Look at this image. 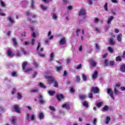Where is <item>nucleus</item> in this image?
<instances>
[{"mask_svg":"<svg viewBox=\"0 0 125 125\" xmlns=\"http://www.w3.org/2000/svg\"><path fill=\"white\" fill-rule=\"evenodd\" d=\"M45 79L47 80L49 83H54V87H58V83L55 80V78L53 76H45Z\"/></svg>","mask_w":125,"mask_h":125,"instance_id":"1","label":"nucleus"},{"mask_svg":"<svg viewBox=\"0 0 125 125\" xmlns=\"http://www.w3.org/2000/svg\"><path fill=\"white\" fill-rule=\"evenodd\" d=\"M42 51H43V48L42 47H38L37 49V52L38 53L40 57H45V54L42 53Z\"/></svg>","mask_w":125,"mask_h":125,"instance_id":"2","label":"nucleus"},{"mask_svg":"<svg viewBox=\"0 0 125 125\" xmlns=\"http://www.w3.org/2000/svg\"><path fill=\"white\" fill-rule=\"evenodd\" d=\"M86 14V12L85 11V9L84 8L82 7L80 9L79 12V16H84Z\"/></svg>","mask_w":125,"mask_h":125,"instance_id":"3","label":"nucleus"},{"mask_svg":"<svg viewBox=\"0 0 125 125\" xmlns=\"http://www.w3.org/2000/svg\"><path fill=\"white\" fill-rule=\"evenodd\" d=\"M107 92L108 94H109V96L112 98V99H115V98L113 96L114 93H113V90L111 89L108 88L107 89Z\"/></svg>","mask_w":125,"mask_h":125,"instance_id":"4","label":"nucleus"},{"mask_svg":"<svg viewBox=\"0 0 125 125\" xmlns=\"http://www.w3.org/2000/svg\"><path fill=\"white\" fill-rule=\"evenodd\" d=\"M91 91V92H94V93H98L99 92V89L97 87H92Z\"/></svg>","mask_w":125,"mask_h":125,"instance_id":"5","label":"nucleus"},{"mask_svg":"<svg viewBox=\"0 0 125 125\" xmlns=\"http://www.w3.org/2000/svg\"><path fill=\"white\" fill-rule=\"evenodd\" d=\"M59 43L60 45H64V44H66V38H65V37L62 38Z\"/></svg>","mask_w":125,"mask_h":125,"instance_id":"6","label":"nucleus"},{"mask_svg":"<svg viewBox=\"0 0 125 125\" xmlns=\"http://www.w3.org/2000/svg\"><path fill=\"white\" fill-rule=\"evenodd\" d=\"M123 39V34L122 33L119 34L117 37V41L119 42H122V40Z\"/></svg>","mask_w":125,"mask_h":125,"instance_id":"7","label":"nucleus"},{"mask_svg":"<svg viewBox=\"0 0 125 125\" xmlns=\"http://www.w3.org/2000/svg\"><path fill=\"white\" fill-rule=\"evenodd\" d=\"M7 20L11 24L14 23V19L11 17V16H9L8 18H7Z\"/></svg>","mask_w":125,"mask_h":125,"instance_id":"8","label":"nucleus"},{"mask_svg":"<svg viewBox=\"0 0 125 125\" xmlns=\"http://www.w3.org/2000/svg\"><path fill=\"white\" fill-rule=\"evenodd\" d=\"M113 19H114V17L113 16L108 17V20L107 21V25H110V24H111L112 21H113Z\"/></svg>","mask_w":125,"mask_h":125,"instance_id":"9","label":"nucleus"},{"mask_svg":"<svg viewBox=\"0 0 125 125\" xmlns=\"http://www.w3.org/2000/svg\"><path fill=\"white\" fill-rule=\"evenodd\" d=\"M7 55L9 57H13V56H14V54H13V53L12 52V51H11V50L10 49H8L7 50Z\"/></svg>","mask_w":125,"mask_h":125,"instance_id":"10","label":"nucleus"},{"mask_svg":"<svg viewBox=\"0 0 125 125\" xmlns=\"http://www.w3.org/2000/svg\"><path fill=\"white\" fill-rule=\"evenodd\" d=\"M39 98L40 102L41 104H44V103H45V101L43 100V98L42 97V95H40L39 96Z\"/></svg>","mask_w":125,"mask_h":125,"instance_id":"11","label":"nucleus"},{"mask_svg":"<svg viewBox=\"0 0 125 125\" xmlns=\"http://www.w3.org/2000/svg\"><path fill=\"white\" fill-rule=\"evenodd\" d=\"M98 76V72L97 71H95L92 75L93 80H96Z\"/></svg>","mask_w":125,"mask_h":125,"instance_id":"12","label":"nucleus"},{"mask_svg":"<svg viewBox=\"0 0 125 125\" xmlns=\"http://www.w3.org/2000/svg\"><path fill=\"white\" fill-rule=\"evenodd\" d=\"M89 62L91 65V66H93V67H95V66H96V62L94 61L93 59H91L89 60Z\"/></svg>","mask_w":125,"mask_h":125,"instance_id":"13","label":"nucleus"},{"mask_svg":"<svg viewBox=\"0 0 125 125\" xmlns=\"http://www.w3.org/2000/svg\"><path fill=\"white\" fill-rule=\"evenodd\" d=\"M109 43L111 45H115V44H116V42H115V40L113 38H110L109 39Z\"/></svg>","mask_w":125,"mask_h":125,"instance_id":"14","label":"nucleus"},{"mask_svg":"<svg viewBox=\"0 0 125 125\" xmlns=\"http://www.w3.org/2000/svg\"><path fill=\"white\" fill-rule=\"evenodd\" d=\"M57 99H58L59 101H60L62 100V99L64 98V97H63V95L61 94H59L57 95Z\"/></svg>","mask_w":125,"mask_h":125,"instance_id":"15","label":"nucleus"},{"mask_svg":"<svg viewBox=\"0 0 125 125\" xmlns=\"http://www.w3.org/2000/svg\"><path fill=\"white\" fill-rule=\"evenodd\" d=\"M120 71L122 72V73H125V64L121 65Z\"/></svg>","mask_w":125,"mask_h":125,"instance_id":"16","label":"nucleus"},{"mask_svg":"<svg viewBox=\"0 0 125 125\" xmlns=\"http://www.w3.org/2000/svg\"><path fill=\"white\" fill-rule=\"evenodd\" d=\"M110 121H111V118L109 116H107L104 120L106 125H108L110 123Z\"/></svg>","mask_w":125,"mask_h":125,"instance_id":"17","label":"nucleus"},{"mask_svg":"<svg viewBox=\"0 0 125 125\" xmlns=\"http://www.w3.org/2000/svg\"><path fill=\"white\" fill-rule=\"evenodd\" d=\"M53 39V36H51L49 37L48 39H46L44 41V43L45 44H47L49 42V40H52Z\"/></svg>","mask_w":125,"mask_h":125,"instance_id":"18","label":"nucleus"},{"mask_svg":"<svg viewBox=\"0 0 125 125\" xmlns=\"http://www.w3.org/2000/svg\"><path fill=\"white\" fill-rule=\"evenodd\" d=\"M14 109L17 113H20V108L18 105H14Z\"/></svg>","mask_w":125,"mask_h":125,"instance_id":"19","label":"nucleus"},{"mask_svg":"<svg viewBox=\"0 0 125 125\" xmlns=\"http://www.w3.org/2000/svg\"><path fill=\"white\" fill-rule=\"evenodd\" d=\"M79 98L80 100H84L86 98V95H79Z\"/></svg>","mask_w":125,"mask_h":125,"instance_id":"20","label":"nucleus"},{"mask_svg":"<svg viewBox=\"0 0 125 125\" xmlns=\"http://www.w3.org/2000/svg\"><path fill=\"white\" fill-rule=\"evenodd\" d=\"M12 41L14 46H17V40L16 38H13Z\"/></svg>","mask_w":125,"mask_h":125,"instance_id":"21","label":"nucleus"},{"mask_svg":"<svg viewBox=\"0 0 125 125\" xmlns=\"http://www.w3.org/2000/svg\"><path fill=\"white\" fill-rule=\"evenodd\" d=\"M51 16H52V19H54V20H56V19H57L58 18L57 14L55 13H52Z\"/></svg>","mask_w":125,"mask_h":125,"instance_id":"22","label":"nucleus"},{"mask_svg":"<svg viewBox=\"0 0 125 125\" xmlns=\"http://www.w3.org/2000/svg\"><path fill=\"white\" fill-rule=\"evenodd\" d=\"M31 7L32 9H35V0H31Z\"/></svg>","mask_w":125,"mask_h":125,"instance_id":"23","label":"nucleus"},{"mask_svg":"<svg viewBox=\"0 0 125 125\" xmlns=\"http://www.w3.org/2000/svg\"><path fill=\"white\" fill-rule=\"evenodd\" d=\"M55 55H54V53H52L50 55V59L51 61H53L54 60V57Z\"/></svg>","mask_w":125,"mask_h":125,"instance_id":"24","label":"nucleus"},{"mask_svg":"<svg viewBox=\"0 0 125 125\" xmlns=\"http://www.w3.org/2000/svg\"><path fill=\"white\" fill-rule=\"evenodd\" d=\"M94 31L95 32H96V33H101V28H99L98 27H95Z\"/></svg>","mask_w":125,"mask_h":125,"instance_id":"25","label":"nucleus"},{"mask_svg":"<svg viewBox=\"0 0 125 125\" xmlns=\"http://www.w3.org/2000/svg\"><path fill=\"white\" fill-rule=\"evenodd\" d=\"M41 7L42 10H46V9H47V8H48L47 6L43 4L41 5Z\"/></svg>","mask_w":125,"mask_h":125,"instance_id":"26","label":"nucleus"},{"mask_svg":"<svg viewBox=\"0 0 125 125\" xmlns=\"http://www.w3.org/2000/svg\"><path fill=\"white\" fill-rule=\"evenodd\" d=\"M62 108H65V109H70V105L67 104L62 105Z\"/></svg>","mask_w":125,"mask_h":125,"instance_id":"27","label":"nucleus"},{"mask_svg":"<svg viewBox=\"0 0 125 125\" xmlns=\"http://www.w3.org/2000/svg\"><path fill=\"white\" fill-rule=\"evenodd\" d=\"M83 106H84V107H85L86 108H88V103H87L86 101L84 102L83 103Z\"/></svg>","mask_w":125,"mask_h":125,"instance_id":"28","label":"nucleus"},{"mask_svg":"<svg viewBox=\"0 0 125 125\" xmlns=\"http://www.w3.org/2000/svg\"><path fill=\"white\" fill-rule=\"evenodd\" d=\"M119 86H120V84H116V86L114 88V92L116 94L118 93V91H117V89Z\"/></svg>","mask_w":125,"mask_h":125,"instance_id":"29","label":"nucleus"},{"mask_svg":"<svg viewBox=\"0 0 125 125\" xmlns=\"http://www.w3.org/2000/svg\"><path fill=\"white\" fill-rule=\"evenodd\" d=\"M43 113H42V112H40L39 113V119L40 120H42V119H43Z\"/></svg>","mask_w":125,"mask_h":125,"instance_id":"30","label":"nucleus"},{"mask_svg":"<svg viewBox=\"0 0 125 125\" xmlns=\"http://www.w3.org/2000/svg\"><path fill=\"white\" fill-rule=\"evenodd\" d=\"M104 10H105V11H108V3L107 2L105 3V4L104 5Z\"/></svg>","mask_w":125,"mask_h":125,"instance_id":"31","label":"nucleus"},{"mask_svg":"<svg viewBox=\"0 0 125 125\" xmlns=\"http://www.w3.org/2000/svg\"><path fill=\"white\" fill-rule=\"evenodd\" d=\"M54 93H55V91H48V94L49 95H50V96H53V95H54Z\"/></svg>","mask_w":125,"mask_h":125,"instance_id":"32","label":"nucleus"},{"mask_svg":"<svg viewBox=\"0 0 125 125\" xmlns=\"http://www.w3.org/2000/svg\"><path fill=\"white\" fill-rule=\"evenodd\" d=\"M27 64H28V62H23V63H22L23 70H24V69H25V68H26V66H27Z\"/></svg>","mask_w":125,"mask_h":125,"instance_id":"33","label":"nucleus"},{"mask_svg":"<svg viewBox=\"0 0 125 125\" xmlns=\"http://www.w3.org/2000/svg\"><path fill=\"white\" fill-rule=\"evenodd\" d=\"M109 110V107L107 106H105L103 109L102 111L103 112H105V111H108Z\"/></svg>","mask_w":125,"mask_h":125,"instance_id":"34","label":"nucleus"},{"mask_svg":"<svg viewBox=\"0 0 125 125\" xmlns=\"http://www.w3.org/2000/svg\"><path fill=\"white\" fill-rule=\"evenodd\" d=\"M16 121V118L14 117L11 120V123L13 124V125H15Z\"/></svg>","mask_w":125,"mask_h":125,"instance_id":"35","label":"nucleus"},{"mask_svg":"<svg viewBox=\"0 0 125 125\" xmlns=\"http://www.w3.org/2000/svg\"><path fill=\"white\" fill-rule=\"evenodd\" d=\"M82 78L83 79V80L84 82H85V81H86V79H87L86 76L83 73H82Z\"/></svg>","mask_w":125,"mask_h":125,"instance_id":"36","label":"nucleus"},{"mask_svg":"<svg viewBox=\"0 0 125 125\" xmlns=\"http://www.w3.org/2000/svg\"><path fill=\"white\" fill-rule=\"evenodd\" d=\"M103 104V103L102 102H100L96 104V105L97 107H101L102 105Z\"/></svg>","mask_w":125,"mask_h":125,"instance_id":"37","label":"nucleus"},{"mask_svg":"<svg viewBox=\"0 0 125 125\" xmlns=\"http://www.w3.org/2000/svg\"><path fill=\"white\" fill-rule=\"evenodd\" d=\"M31 120L32 121H35V120H36V115L32 114L31 116Z\"/></svg>","mask_w":125,"mask_h":125,"instance_id":"38","label":"nucleus"},{"mask_svg":"<svg viewBox=\"0 0 125 125\" xmlns=\"http://www.w3.org/2000/svg\"><path fill=\"white\" fill-rule=\"evenodd\" d=\"M56 70L58 72H60V71H61L62 70V66H57L56 67Z\"/></svg>","mask_w":125,"mask_h":125,"instance_id":"39","label":"nucleus"},{"mask_svg":"<svg viewBox=\"0 0 125 125\" xmlns=\"http://www.w3.org/2000/svg\"><path fill=\"white\" fill-rule=\"evenodd\" d=\"M39 85L41 86V87H42V88H46V86H45V85H43V84L42 83H39Z\"/></svg>","mask_w":125,"mask_h":125,"instance_id":"40","label":"nucleus"},{"mask_svg":"<svg viewBox=\"0 0 125 125\" xmlns=\"http://www.w3.org/2000/svg\"><path fill=\"white\" fill-rule=\"evenodd\" d=\"M108 50L111 53H113L114 52V49H113V48L112 47H108Z\"/></svg>","mask_w":125,"mask_h":125,"instance_id":"41","label":"nucleus"},{"mask_svg":"<svg viewBox=\"0 0 125 125\" xmlns=\"http://www.w3.org/2000/svg\"><path fill=\"white\" fill-rule=\"evenodd\" d=\"M116 61H122V57L118 56L116 58Z\"/></svg>","mask_w":125,"mask_h":125,"instance_id":"42","label":"nucleus"},{"mask_svg":"<svg viewBox=\"0 0 125 125\" xmlns=\"http://www.w3.org/2000/svg\"><path fill=\"white\" fill-rule=\"evenodd\" d=\"M35 39L34 38H32L31 39V44L32 45H34V44H35Z\"/></svg>","mask_w":125,"mask_h":125,"instance_id":"43","label":"nucleus"},{"mask_svg":"<svg viewBox=\"0 0 125 125\" xmlns=\"http://www.w3.org/2000/svg\"><path fill=\"white\" fill-rule=\"evenodd\" d=\"M17 97L18 99H21L22 98V95H21V93H18Z\"/></svg>","mask_w":125,"mask_h":125,"instance_id":"44","label":"nucleus"},{"mask_svg":"<svg viewBox=\"0 0 125 125\" xmlns=\"http://www.w3.org/2000/svg\"><path fill=\"white\" fill-rule=\"evenodd\" d=\"M12 77H17V72H12L11 73Z\"/></svg>","mask_w":125,"mask_h":125,"instance_id":"45","label":"nucleus"},{"mask_svg":"<svg viewBox=\"0 0 125 125\" xmlns=\"http://www.w3.org/2000/svg\"><path fill=\"white\" fill-rule=\"evenodd\" d=\"M81 81V77L80 76H76V82H78V83L80 82Z\"/></svg>","mask_w":125,"mask_h":125,"instance_id":"46","label":"nucleus"},{"mask_svg":"<svg viewBox=\"0 0 125 125\" xmlns=\"http://www.w3.org/2000/svg\"><path fill=\"white\" fill-rule=\"evenodd\" d=\"M33 64H34L35 68H38L39 67V64H38V63H37L36 62H33Z\"/></svg>","mask_w":125,"mask_h":125,"instance_id":"47","label":"nucleus"},{"mask_svg":"<svg viewBox=\"0 0 125 125\" xmlns=\"http://www.w3.org/2000/svg\"><path fill=\"white\" fill-rule=\"evenodd\" d=\"M32 71V68H28L26 70H25V73H29V72Z\"/></svg>","mask_w":125,"mask_h":125,"instance_id":"48","label":"nucleus"},{"mask_svg":"<svg viewBox=\"0 0 125 125\" xmlns=\"http://www.w3.org/2000/svg\"><path fill=\"white\" fill-rule=\"evenodd\" d=\"M114 31L116 34H118V33H120V30L118 28L114 29Z\"/></svg>","mask_w":125,"mask_h":125,"instance_id":"49","label":"nucleus"},{"mask_svg":"<svg viewBox=\"0 0 125 125\" xmlns=\"http://www.w3.org/2000/svg\"><path fill=\"white\" fill-rule=\"evenodd\" d=\"M88 3L89 4H90V5H91V4H93V1L92 0H88Z\"/></svg>","mask_w":125,"mask_h":125,"instance_id":"50","label":"nucleus"},{"mask_svg":"<svg viewBox=\"0 0 125 125\" xmlns=\"http://www.w3.org/2000/svg\"><path fill=\"white\" fill-rule=\"evenodd\" d=\"M1 5L2 7H5L6 6L5 3H4L2 1H1Z\"/></svg>","mask_w":125,"mask_h":125,"instance_id":"51","label":"nucleus"},{"mask_svg":"<svg viewBox=\"0 0 125 125\" xmlns=\"http://www.w3.org/2000/svg\"><path fill=\"white\" fill-rule=\"evenodd\" d=\"M50 110H51V111H53V112H55V108H54V107L53 106H50Z\"/></svg>","mask_w":125,"mask_h":125,"instance_id":"52","label":"nucleus"},{"mask_svg":"<svg viewBox=\"0 0 125 125\" xmlns=\"http://www.w3.org/2000/svg\"><path fill=\"white\" fill-rule=\"evenodd\" d=\"M111 13L112 14H114V15H116V14H117V13H116V10H111Z\"/></svg>","mask_w":125,"mask_h":125,"instance_id":"53","label":"nucleus"},{"mask_svg":"<svg viewBox=\"0 0 125 125\" xmlns=\"http://www.w3.org/2000/svg\"><path fill=\"white\" fill-rule=\"evenodd\" d=\"M104 65L105 66H108V60H105L104 61Z\"/></svg>","mask_w":125,"mask_h":125,"instance_id":"54","label":"nucleus"},{"mask_svg":"<svg viewBox=\"0 0 125 125\" xmlns=\"http://www.w3.org/2000/svg\"><path fill=\"white\" fill-rule=\"evenodd\" d=\"M67 9H68V10H71V9H73V6H68L67 7Z\"/></svg>","mask_w":125,"mask_h":125,"instance_id":"55","label":"nucleus"},{"mask_svg":"<svg viewBox=\"0 0 125 125\" xmlns=\"http://www.w3.org/2000/svg\"><path fill=\"white\" fill-rule=\"evenodd\" d=\"M115 64V62L114 61H111L110 62V66H113Z\"/></svg>","mask_w":125,"mask_h":125,"instance_id":"56","label":"nucleus"},{"mask_svg":"<svg viewBox=\"0 0 125 125\" xmlns=\"http://www.w3.org/2000/svg\"><path fill=\"white\" fill-rule=\"evenodd\" d=\"M15 92H16V89L13 88V90L12 91V94H14V93H15Z\"/></svg>","mask_w":125,"mask_h":125,"instance_id":"57","label":"nucleus"},{"mask_svg":"<svg viewBox=\"0 0 125 125\" xmlns=\"http://www.w3.org/2000/svg\"><path fill=\"white\" fill-rule=\"evenodd\" d=\"M67 63H70L71 62V61L72 60V59H71L70 58H68L67 59Z\"/></svg>","mask_w":125,"mask_h":125,"instance_id":"58","label":"nucleus"},{"mask_svg":"<svg viewBox=\"0 0 125 125\" xmlns=\"http://www.w3.org/2000/svg\"><path fill=\"white\" fill-rule=\"evenodd\" d=\"M16 55L18 57H20V56H21V54L19 52H17L16 53Z\"/></svg>","mask_w":125,"mask_h":125,"instance_id":"59","label":"nucleus"},{"mask_svg":"<svg viewBox=\"0 0 125 125\" xmlns=\"http://www.w3.org/2000/svg\"><path fill=\"white\" fill-rule=\"evenodd\" d=\"M99 20L97 18L95 19L94 22L95 23H98Z\"/></svg>","mask_w":125,"mask_h":125,"instance_id":"60","label":"nucleus"},{"mask_svg":"<svg viewBox=\"0 0 125 125\" xmlns=\"http://www.w3.org/2000/svg\"><path fill=\"white\" fill-rule=\"evenodd\" d=\"M0 16H5V14L4 13L0 12Z\"/></svg>","mask_w":125,"mask_h":125,"instance_id":"61","label":"nucleus"},{"mask_svg":"<svg viewBox=\"0 0 125 125\" xmlns=\"http://www.w3.org/2000/svg\"><path fill=\"white\" fill-rule=\"evenodd\" d=\"M89 98H92V93H90L88 95Z\"/></svg>","mask_w":125,"mask_h":125,"instance_id":"62","label":"nucleus"},{"mask_svg":"<svg viewBox=\"0 0 125 125\" xmlns=\"http://www.w3.org/2000/svg\"><path fill=\"white\" fill-rule=\"evenodd\" d=\"M81 68H82V64H79L77 67V69H81Z\"/></svg>","mask_w":125,"mask_h":125,"instance_id":"63","label":"nucleus"},{"mask_svg":"<svg viewBox=\"0 0 125 125\" xmlns=\"http://www.w3.org/2000/svg\"><path fill=\"white\" fill-rule=\"evenodd\" d=\"M120 88H121V90H122L123 91L125 90V87L124 86L120 87Z\"/></svg>","mask_w":125,"mask_h":125,"instance_id":"64","label":"nucleus"}]
</instances>
